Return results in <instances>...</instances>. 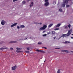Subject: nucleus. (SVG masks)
Here are the masks:
<instances>
[{
    "label": "nucleus",
    "mask_w": 73,
    "mask_h": 73,
    "mask_svg": "<svg viewBox=\"0 0 73 73\" xmlns=\"http://www.w3.org/2000/svg\"><path fill=\"white\" fill-rule=\"evenodd\" d=\"M53 4H56V2H54L53 3Z\"/></svg>",
    "instance_id": "obj_33"
},
{
    "label": "nucleus",
    "mask_w": 73,
    "mask_h": 73,
    "mask_svg": "<svg viewBox=\"0 0 73 73\" xmlns=\"http://www.w3.org/2000/svg\"><path fill=\"white\" fill-rule=\"evenodd\" d=\"M33 5V3L32 2L31 3V4L30 5V7H32Z\"/></svg>",
    "instance_id": "obj_11"
},
{
    "label": "nucleus",
    "mask_w": 73,
    "mask_h": 73,
    "mask_svg": "<svg viewBox=\"0 0 73 73\" xmlns=\"http://www.w3.org/2000/svg\"><path fill=\"white\" fill-rule=\"evenodd\" d=\"M71 33H72V29L70 30H69L68 31L67 33V35L66 34H63L60 37V38L62 37H66V36H69V35H70V34H71Z\"/></svg>",
    "instance_id": "obj_1"
},
{
    "label": "nucleus",
    "mask_w": 73,
    "mask_h": 73,
    "mask_svg": "<svg viewBox=\"0 0 73 73\" xmlns=\"http://www.w3.org/2000/svg\"><path fill=\"white\" fill-rule=\"evenodd\" d=\"M5 23H6V22L5 21H4V20H3L1 22V24L2 25H4Z\"/></svg>",
    "instance_id": "obj_3"
},
{
    "label": "nucleus",
    "mask_w": 73,
    "mask_h": 73,
    "mask_svg": "<svg viewBox=\"0 0 73 73\" xmlns=\"http://www.w3.org/2000/svg\"><path fill=\"white\" fill-rule=\"evenodd\" d=\"M16 49L17 50H21V48H16Z\"/></svg>",
    "instance_id": "obj_16"
},
{
    "label": "nucleus",
    "mask_w": 73,
    "mask_h": 73,
    "mask_svg": "<svg viewBox=\"0 0 73 73\" xmlns=\"http://www.w3.org/2000/svg\"><path fill=\"white\" fill-rule=\"evenodd\" d=\"M17 23H16L13 24L11 26V28H12L13 27H14V26H16V25H17Z\"/></svg>",
    "instance_id": "obj_5"
},
{
    "label": "nucleus",
    "mask_w": 73,
    "mask_h": 73,
    "mask_svg": "<svg viewBox=\"0 0 73 73\" xmlns=\"http://www.w3.org/2000/svg\"><path fill=\"white\" fill-rule=\"evenodd\" d=\"M17 1V0H13V2H15V1Z\"/></svg>",
    "instance_id": "obj_32"
},
{
    "label": "nucleus",
    "mask_w": 73,
    "mask_h": 73,
    "mask_svg": "<svg viewBox=\"0 0 73 73\" xmlns=\"http://www.w3.org/2000/svg\"><path fill=\"white\" fill-rule=\"evenodd\" d=\"M48 35H49V34H50V33H47Z\"/></svg>",
    "instance_id": "obj_37"
},
{
    "label": "nucleus",
    "mask_w": 73,
    "mask_h": 73,
    "mask_svg": "<svg viewBox=\"0 0 73 73\" xmlns=\"http://www.w3.org/2000/svg\"><path fill=\"white\" fill-rule=\"evenodd\" d=\"M14 42H15L13 41H11L10 42V43H14Z\"/></svg>",
    "instance_id": "obj_21"
},
{
    "label": "nucleus",
    "mask_w": 73,
    "mask_h": 73,
    "mask_svg": "<svg viewBox=\"0 0 73 73\" xmlns=\"http://www.w3.org/2000/svg\"><path fill=\"white\" fill-rule=\"evenodd\" d=\"M64 27H65V28H66V29L68 28V27L67 26H64Z\"/></svg>",
    "instance_id": "obj_27"
},
{
    "label": "nucleus",
    "mask_w": 73,
    "mask_h": 73,
    "mask_svg": "<svg viewBox=\"0 0 73 73\" xmlns=\"http://www.w3.org/2000/svg\"><path fill=\"white\" fill-rule=\"evenodd\" d=\"M38 44H42V43L41 42H38Z\"/></svg>",
    "instance_id": "obj_26"
},
{
    "label": "nucleus",
    "mask_w": 73,
    "mask_h": 73,
    "mask_svg": "<svg viewBox=\"0 0 73 73\" xmlns=\"http://www.w3.org/2000/svg\"><path fill=\"white\" fill-rule=\"evenodd\" d=\"M27 38H25L24 39H22L21 40H27Z\"/></svg>",
    "instance_id": "obj_19"
},
{
    "label": "nucleus",
    "mask_w": 73,
    "mask_h": 73,
    "mask_svg": "<svg viewBox=\"0 0 73 73\" xmlns=\"http://www.w3.org/2000/svg\"><path fill=\"white\" fill-rule=\"evenodd\" d=\"M27 49L28 50H29V48H27Z\"/></svg>",
    "instance_id": "obj_35"
},
{
    "label": "nucleus",
    "mask_w": 73,
    "mask_h": 73,
    "mask_svg": "<svg viewBox=\"0 0 73 73\" xmlns=\"http://www.w3.org/2000/svg\"><path fill=\"white\" fill-rule=\"evenodd\" d=\"M37 52H41V51L40 50H39L38 49H37L36 50Z\"/></svg>",
    "instance_id": "obj_20"
},
{
    "label": "nucleus",
    "mask_w": 73,
    "mask_h": 73,
    "mask_svg": "<svg viewBox=\"0 0 73 73\" xmlns=\"http://www.w3.org/2000/svg\"><path fill=\"white\" fill-rule=\"evenodd\" d=\"M17 29H19V28H21V27H20H20H19V26H17Z\"/></svg>",
    "instance_id": "obj_17"
},
{
    "label": "nucleus",
    "mask_w": 73,
    "mask_h": 73,
    "mask_svg": "<svg viewBox=\"0 0 73 73\" xmlns=\"http://www.w3.org/2000/svg\"><path fill=\"white\" fill-rule=\"evenodd\" d=\"M59 11L61 12H62V9H59Z\"/></svg>",
    "instance_id": "obj_18"
},
{
    "label": "nucleus",
    "mask_w": 73,
    "mask_h": 73,
    "mask_svg": "<svg viewBox=\"0 0 73 73\" xmlns=\"http://www.w3.org/2000/svg\"><path fill=\"white\" fill-rule=\"evenodd\" d=\"M61 52H66L67 53H68V51L67 50H61Z\"/></svg>",
    "instance_id": "obj_8"
},
{
    "label": "nucleus",
    "mask_w": 73,
    "mask_h": 73,
    "mask_svg": "<svg viewBox=\"0 0 73 73\" xmlns=\"http://www.w3.org/2000/svg\"><path fill=\"white\" fill-rule=\"evenodd\" d=\"M55 49H59V48H56Z\"/></svg>",
    "instance_id": "obj_43"
},
{
    "label": "nucleus",
    "mask_w": 73,
    "mask_h": 73,
    "mask_svg": "<svg viewBox=\"0 0 73 73\" xmlns=\"http://www.w3.org/2000/svg\"><path fill=\"white\" fill-rule=\"evenodd\" d=\"M60 25H61V24H58L56 26V28H57V27H60Z\"/></svg>",
    "instance_id": "obj_12"
},
{
    "label": "nucleus",
    "mask_w": 73,
    "mask_h": 73,
    "mask_svg": "<svg viewBox=\"0 0 73 73\" xmlns=\"http://www.w3.org/2000/svg\"><path fill=\"white\" fill-rule=\"evenodd\" d=\"M23 4H25V1H24L22 2Z\"/></svg>",
    "instance_id": "obj_28"
},
{
    "label": "nucleus",
    "mask_w": 73,
    "mask_h": 73,
    "mask_svg": "<svg viewBox=\"0 0 73 73\" xmlns=\"http://www.w3.org/2000/svg\"><path fill=\"white\" fill-rule=\"evenodd\" d=\"M64 44H68V43H70L69 41H66L64 42Z\"/></svg>",
    "instance_id": "obj_10"
},
{
    "label": "nucleus",
    "mask_w": 73,
    "mask_h": 73,
    "mask_svg": "<svg viewBox=\"0 0 73 73\" xmlns=\"http://www.w3.org/2000/svg\"><path fill=\"white\" fill-rule=\"evenodd\" d=\"M46 32V31H44L43 32V33H44V32Z\"/></svg>",
    "instance_id": "obj_38"
},
{
    "label": "nucleus",
    "mask_w": 73,
    "mask_h": 73,
    "mask_svg": "<svg viewBox=\"0 0 73 73\" xmlns=\"http://www.w3.org/2000/svg\"><path fill=\"white\" fill-rule=\"evenodd\" d=\"M43 36H46V34H45L44 35H42Z\"/></svg>",
    "instance_id": "obj_30"
},
{
    "label": "nucleus",
    "mask_w": 73,
    "mask_h": 73,
    "mask_svg": "<svg viewBox=\"0 0 73 73\" xmlns=\"http://www.w3.org/2000/svg\"><path fill=\"white\" fill-rule=\"evenodd\" d=\"M44 62H45V61H44Z\"/></svg>",
    "instance_id": "obj_45"
},
{
    "label": "nucleus",
    "mask_w": 73,
    "mask_h": 73,
    "mask_svg": "<svg viewBox=\"0 0 73 73\" xmlns=\"http://www.w3.org/2000/svg\"><path fill=\"white\" fill-rule=\"evenodd\" d=\"M53 25V23L50 24L48 26V28H50V27H52Z\"/></svg>",
    "instance_id": "obj_6"
},
{
    "label": "nucleus",
    "mask_w": 73,
    "mask_h": 73,
    "mask_svg": "<svg viewBox=\"0 0 73 73\" xmlns=\"http://www.w3.org/2000/svg\"><path fill=\"white\" fill-rule=\"evenodd\" d=\"M71 38H73V37H71Z\"/></svg>",
    "instance_id": "obj_40"
},
{
    "label": "nucleus",
    "mask_w": 73,
    "mask_h": 73,
    "mask_svg": "<svg viewBox=\"0 0 73 73\" xmlns=\"http://www.w3.org/2000/svg\"><path fill=\"white\" fill-rule=\"evenodd\" d=\"M35 24H40V25H42V23H38L37 22H35Z\"/></svg>",
    "instance_id": "obj_13"
},
{
    "label": "nucleus",
    "mask_w": 73,
    "mask_h": 73,
    "mask_svg": "<svg viewBox=\"0 0 73 73\" xmlns=\"http://www.w3.org/2000/svg\"><path fill=\"white\" fill-rule=\"evenodd\" d=\"M45 3L44 4L45 6L46 7L49 5V2H48V0H45Z\"/></svg>",
    "instance_id": "obj_2"
},
{
    "label": "nucleus",
    "mask_w": 73,
    "mask_h": 73,
    "mask_svg": "<svg viewBox=\"0 0 73 73\" xmlns=\"http://www.w3.org/2000/svg\"><path fill=\"white\" fill-rule=\"evenodd\" d=\"M43 30H44V28L43 27H42L41 28H40L39 29V30L40 31H42Z\"/></svg>",
    "instance_id": "obj_9"
},
{
    "label": "nucleus",
    "mask_w": 73,
    "mask_h": 73,
    "mask_svg": "<svg viewBox=\"0 0 73 73\" xmlns=\"http://www.w3.org/2000/svg\"><path fill=\"white\" fill-rule=\"evenodd\" d=\"M10 49L11 50H13V48H10Z\"/></svg>",
    "instance_id": "obj_34"
},
{
    "label": "nucleus",
    "mask_w": 73,
    "mask_h": 73,
    "mask_svg": "<svg viewBox=\"0 0 73 73\" xmlns=\"http://www.w3.org/2000/svg\"><path fill=\"white\" fill-rule=\"evenodd\" d=\"M60 28H56L54 29L55 31H58V30H59Z\"/></svg>",
    "instance_id": "obj_15"
},
{
    "label": "nucleus",
    "mask_w": 73,
    "mask_h": 73,
    "mask_svg": "<svg viewBox=\"0 0 73 73\" xmlns=\"http://www.w3.org/2000/svg\"><path fill=\"white\" fill-rule=\"evenodd\" d=\"M31 38V37H30V38Z\"/></svg>",
    "instance_id": "obj_41"
},
{
    "label": "nucleus",
    "mask_w": 73,
    "mask_h": 73,
    "mask_svg": "<svg viewBox=\"0 0 73 73\" xmlns=\"http://www.w3.org/2000/svg\"><path fill=\"white\" fill-rule=\"evenodd\" d=\"M70 24H69V25H68V27H69V28L70 29Z\"/></svg>",
    "instance_id": "obj_22"
},
{
    "label": "nucleus",
    "mask_w": 73,
    "mask_h": 73,
    "mask_svg": "<svg viewBox=\"0 0 73 73\" xmlns=\"http://www.w3.org/2000/svg\"><path fill=\"white\" fill-rule=\"evenodd\" d=\"M17 68V66L15 65V66L12 67V69L13 70H15Z\"/></svg>",
    "instance_id": "obj_4"
},
{
    "label": "nucleus",
    "mask_w": 73,
    "mask_h": 73,
    "mask_svg": "<svg viewBox=\"0 0 73 73\" xmlns=\"http://www.w3.org/2000/svg\"><path fill=\"white\" fill-rule=\"evenodd\" d=\"M72 36H73V34H72Z\"/></svg>",
    "instance_id": "obj_42"
},
{
    "label": "nucleus",
    "mask_w": 73,
    "mask_h": 73,
    "mask_svg": "<svg viewBox=\"0 0 73 73\" xmlns=\"http://www.w3.org/2000/svg\"><path fill=\"white\" fill-rule=\"evenodd\" d=\"M16 52L17 53H19L20 52H21V51H19V50H17V51H16Z\"/></svg>",
    "instance_id": "obj_23"
},
{
    "label": "nucleus",
    "mask_w": 73,
    "mask_h": 73,
    "mask_svg": "<svg viewBox=\"0 0 73 73\" xmlns=\"http://www.w3.org/2000/svg\"><path fill=\"white\" fill-rule=\"evenodd\" d=\"M44 48V49H47V48L46 47H43Z\"/></svg>",
    "instance_id": "obj_36"
},
{
    "label": "nucleus",
    "mask_w": 73,
    "mask_h": 73,
    "mask_svg": "<svg viewBox=\"0 0 73 73\" xmlns=\"http://www.w3.org/2000/svg\"><path fill=\"white\" fill-rule=\"evenodd\" d=\"M28 0V1H29V0Z\"/></svg>",
    "instance_id": "obj_44"
},
{
    "label": "nucleus",
    "mask_w": 73,
    "mask_h": 73,
    "mask_svg": "<svg viewBox=\"0 0 73 73\" xmlns=\"http://www.w3.org/2000/svg\"><path fill=\"white\" fill-rule=\"evenodd\" d=\"M66 8H68L69 7V5H66Z\"/></svg>",
    "instance_id": "obj_29"
},
{
    "label": "nucleus",
    "mask_w": 73,
    "mask_h": 73,
    "mask_svg": "<svg viewBox=\"0 0 73 73\" xmlns=\"http://www.w3.org/2000/svg\"><path fill=\"white\" fill-rule=\"evenodd\" d=\"M54 39H55V38H56V37H54Z\"/></svg>",
    "instance_id": "obj_39"
},
{
    "label": "nucleus",
    "mask_w": 73,
    "mask_h": 73,
    "mask_svg": "<svg viewBox=\"0 0 73 73\" xmlns=\"http://www.w3.org/2000/svg\"><path fill=\"white\" fill-rule=\"evenodd\" d=\"M20 27L21 28H25V26L24 25H21L20 26Z\"/></svg>",
    "instance_id": "obj_14"
},
{
    "label": "nucleus",
    "mask_w": 73,
    "mask_h": 73,
    "mask_svg": "<svg viewBox=\"0 0 73 73\" xmlns=\"http://www.w3.org/2000/svg\"><path fill=\"white\" fill-rule=\"evenodd\" d=\"M46 25H44L43 26V29H46Z\"/></svg>",
    "instance_id": "obj_7"
},
{
    "label": "nucleus",
    "mask_w": 73,
    "mask_h": 73,
    "mask_svg": "<svg viewBox=\"0 0 73 73\" xmlns=\"http://www.w3.org/2000/svg\"><path fill=\"white\" fill-rule=\"evenodd\" d=\"M52 34H54V33H55V31H52Z\"/></svg>",
    "instance_id": "obj_24"
},
{
    "label": "nucleus",
    "mask_w": 73,
    "mask_h": 73,
    "mask_svg": "<svg viewBox=\"0 0 73 73\" xmlns=\"http://www.w3.org/2000/svg\"><path fill=\"white\" fill-rule=\"evenodd\" d=\"M3 49H4V48H0V50H3Z\"/></svg>",
    "instance_id": "obj_25"
},
{
    "label": "nucleus",
    "mask_w": 73,
    "mask_h": 73,
    "mask_svg": "<svg viewBox=\"0 0 73 73\" xmlns=\"http://www.w3.org/2000/svg\"><path fill=\"white\" fill-rule=\"evenodd\" d=\"M25 52H26V53H29V51H25Z\"/></svg>",
    "instance_id": "obj_31"
}]
</instances>
